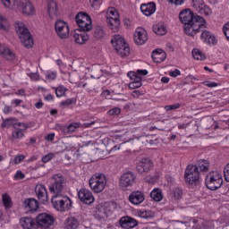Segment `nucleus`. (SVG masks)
<instances>
[{"mask_svg":"<svg viewBox=\"0 0 229 229\" xmlns=\"http://www.w3.org/2000/svg\"><path fill=\"white\" fill-rule=\"evenodd\" d=\"M14 28L21 44L25 47H32L33 36H31L30 30H28V27H26V24H24L22 21H16L14 23Z\"/></svg>","mask_w":229,"mask_h":229,"instance_id":"1","label":"nucleus"},{"mask_svg":"<svg viewBox=\"0 0 229 229\" xmlns=\"http://www.w3.org/2000/svg\"><path fill=\"white\" fill-rule=\"evenodd\" d=\"M111 44L114 51L117 55L122 56V58L130 55V45H128L126 39L120 34H115L112 37Z\"/></svg>","mask_w":229,"mask_h":229,"instance_id":"2","label":"nucleus"},{"mask_svg":"<svg viewBox=\"0 0 229 229\" xmlns=\"http://www.w3.org/2000/svg\"><path fill=\"white\" fill-rule=\"evenodd\" d=\"M183 30L188 37H194L197 33L207 30V20L203 16L197 15L195 16V22L184 25Z\"/></svg>","mask_w":229,"mask_h":229,"instance_id":"3","label":"nucleus"},{"mask_svg":"<svg viewBox=\"0 0 229 229\" xmlns=\"http://www.w3.org/2000/svg\"><path fill=\"white\" fill-rule=\"evenodd\" d=\"M106 22L107 28L113 31V33L119 32L121 30V16L119 11L114 7H109L106 12Z\"/></svg>","mask_w":229,"mask_h":229,"instance_id":"4","label":"nucleus"},{"mask_svg":"<svg viewBox=\"0 0 229 229\" xmlns=\"http://www.w3.org/2000/svg\"><path fill=\"white\" fill-rule=\"evenodd\" d=\"M52 180L54 182L49 186V191L54 196L64 195V191L67 186V179L62 174H55L53 175Z\"/></svg>","mask_w":229,"mask_h":229,"instance_id":"5","label":"nucleus"},{"mask_svg":"<svg viewBox=\"0 0 229 229\" xmlns=\"http://www.w3.org/2000/svg\"><path fill=\"white\" fill-rule=\"evenodd\" d=\"M184 180L188 185H192V187H196V185H199L201 182V176L199 174V170L194 165H188L184 171Z\"/></svg>","mask_w":229,"mask_h":229,"instance_id":"6","label":"nucleus"},{"mask_svg":"<svg viewBox=\"0 0 229 229\" xmlns=\"http://www.w3.org/2000/svg\"><path fill=\"white\" fill-rule=\"evenodd\" d=\"M205 183L209 191H217L223 185V174L217 171H211L206 175Z\"/></svg>","mask_w":229,"mask_h":229,"instance_id":"7","label":"nucleus"},{"mask_svg":"<svg viewBox=\"0 0 229 229\" xmlns=\"http://www.w3.org/2000/svg\"><path fill=\"white\" fill-rule=\"evenodd\" d=\"M89 188L96 194L103 192L105 187H106V175L103 174H97L90 177L89 180Z\"/></svg>","mask_w":229,"mask_h":229,"instance_id":"8","label":"nucleus"},{"mask_svg":"<svg viewBox=\"0 0 229 229\" xmlns=\"http://www.w3.org/2000/svg\"><path fill=\"white\" fill-rule=\"evenodd\" d=\"M52 204L58 212H64V210H71L72 207V200L68 196L54 195L51 199Z\"/></svg>","mask_w":229,"mask_h":229,"instance_id":"9","label":"nucleus"},{"mask_svg":"<svg viewBox=\"0 0 229 229\" xmlns=\"http://www.w3.org/2000/svg\"><path fill=\"white\" fill-rule=\"evenodd\" d=\"M75 21L82 31H90L92 30V19L85 13H79Z\"/></svg>","mask_w":229,"mask_h":229,"instance_id":"10","label":"nucleus"},{"mask_svg":"<svg viewBox=\"0 0 229 229\" xmlns=\"http://www.w3.org/2000/svg\"><path fill=\"white\" fill-rule=\"evenodd\" d=\"M153 167H155V164L149 157H143L136 163V171H138L140 174L151 173Z\"/></svg>","mask_w":229,"mask_h":229,"instance_id":"11","label":"nucleus"},{"mask_svg":"<svg viewBox=\"0 0 229 229\" xmlns=\"http://www.w3.org/2000/svg\"><path fill=\"white\" fill-rule=\"evenodd\" d=\"M13 131H12V137L15 140H21V139H24L25 137V131L30 128L28 123H22V122H16L13 124Z\"/></svg>","mask_w":229,"mask_h":229,"instance_id":"12","label":"nucleus"},{"mask_svg":"<svg viewBox=\"0 0 229 229\" xmlns=\"http://www.w3.org/2000/svg\"><path fill=\"white\" fill-rule=\"evenodd\" d=\"M16 12H21L24 15H35V7L29 0H18L17 7L14 9Z\"/></svg>","mask_w":229,"mask_h":229,"instance_id":"13","label":"nucleus"},{"mask_svg":"<svg viewBox=\"0 0 229 229\" xmlns=\"http://www.w3.org/2000/svg\"><path fill=\"white\" fill-rule=\"evenodd\" d=\"M37 225L41 228L47 229L55 225V217L47 213H40L37 218Z\"/></svg>","mask_w":229,"mask_h":229,"instance_id":"14","label":"nucleus"},{"mask_svg":"<svg viewBox=\"0 0 229 229\" xmlns=\"http://www.w3.org/2000/svg\"><path fill=\"white\" fill-rule=\"evenodd\" d=\"M193 8L199 13L200 15H205V17H209L212 15V9L210 6L205 4L203 0H192Z\"/></svg>","mask_w":229,"mask_h":229,"instance_id":"15","label":"nucleus"},{"mask_svg":"<svg viewBox=\"0 0 229 229\" xmlns=\"http://www.w3.org/2000/svg\"><path fill=\"white\" fill-rule=\"evenodd\" d=\"M135 178V174H133V172H127L121 176L119 186L123 191H126L128 187H131V185H133Z\"/></svg>","mask_w":229,"mask_h":229,"instance_id":"16","label":"nucleus"},{"mask_svg":"<svg viewBox=\"0 0 229 229\" xmlns=\"http://www.w3.org/2000/svg\"><path fill=\"white\" fill-rule=\"evenodd\" d=\"M55 33L61 38H67L69 37V24L62 20H57L55 24Z\"/></svg>","mask_w":229,"mask_h":229,"instance_id":"17","label":"nucleus"},{"mask_svg":"<svg viewBox=\"0 0 229 229\" xmlns=\"http://www.w3.org/2000/svg\"><path fill=\"white\" fill-rule=\"evenodd\" d=\"M134 42L137 46H144L145 42H148V31L142 27H138L133 34Z\"/></svg>","mask_w":229,"mask_h":229,"instance_id":"18","label":"nucleus"},{"mask_svg":"<svg viewBox=\"0 0 229 229\" xmlns=\"http://www.w3.org/2000/svg\"><path fill=\"white\" fill-rule=\"evenodd\" d=\"M78 197L82 203L85 205H92L94 203L95 199L92 191L87 190V188H82L78 191Z\"/></svg>","mask_w":229,"mask_h":229,"instance_id":"19","label":"nucleus"},{"mask_svg":"<svg viewBox=\"0 0 229 229\" xmlns=\"http://www.w3.org/2000/svg\"><path fill=\"white\" fill-rule=\"evenodd\" d=\"M200 31H202L200 40H202L204 44H207L208 46H216V44H217V38H216L215 33H212L205 29Z\"/></svg>","mask_w":229,"mask_h":229,"instance_id":"20","label":"nucleus"},{"mask_svg":"<svg viewBox=\"0 0 229 229\" xmlns=\"http://www.w3.org/2000/svg\"><path fill=\"white\" fill-rule=\"evenodd\" d=\"M35 194L38 198V199L43 203V205H46L48 201L47 198V190L46 189V186L42 183H38L35 187Z\"/></svg>","mask_w":229,"mask_h":229,"instance_id":"21","label":"nucleus"},{"mask_svg":"<svg viewBox=\"0 0 229 229\" xmlns=\"http://www.w3.org/2000/svg\"><path fill=\"white\" fill-rule=\"evenodd\" d=\"M179 19L184 26L186 24H191L192 22H196V16H194V13L190 9H185L182 11L179 14Z\"/></svg>","mask_w":229,"mask_h":229,"instance_id":"22","label":"nucleus"},{"mask_svg":"<svg viewBox=\"0 0 229 229\" xmlns=\"http://www.w3.org/2000/svg\"><path fill=\"white\" fill-rule=\"evenodd\" d=\"M144 199H146V196L140 191H132L129 195V201L132 205H140V203H144Z\"/></svg>","mask_w":229,"mask_h":229,"instance_id":"23","label":"nucleus"},{"mask_svg":"<svg viewBox=\"0 0 229 229\" xmlns=\"http://www.w3.org/2000/svg\"><path fill=\"white\" fill-rule=\"evenodd\" d=\"M89 33L85 30H77L73 33L74 42L79 44L80 46H83V44H87L89 41Z\"/></svg>","mask_w":229,"mask_h":229,"instance_id":"24","label":"nucleus"},{"mask_svg":"<svg viewBox=\"0 0 229 229\" xmlns=\"http://www.w3.org/2000/svg\"><path fill=\"white\" fill-rule=\"evenodd\" d=\"M119 223H120V226L125 229L135 228V226L139 225V223L134 218H131L130 216H123L120 219Z\"/></svg>","mask_w":229,"mask_h":229,"instance_id":"25","label":"nucleus"},{"mask_svg":"<svg viewBox=\"0 0 229 229\" xmlns=\"http://www.w3.org/2000/svg\"><path fill=\"white\" fill-rule=\"evenodd\" d=\"M140 10L143 13V15H146L147 17H149L157 12V4L155 3L150 2L148 4H142L140 5Z\"/></svg>","mask_w":229,"mask_h":229,"instance_id":"26","label":"nucleus"},{"mask_svg":"<svg viewBox=\"0 0 229 229\" xmlns=\"http://www.w3.org/2000/svg\"><path fill=\"white\" fill-rule=\"evenodd\" d=\"M79 127L80 123H72L69 125H55L56 130H60L61 131H63V133H74V131H76Z\"/></svg>","mask_w":229,"mask_h":229,"instance_id":"27","label":"nucleus"},{"mask_svg":"<svg viewBox=\"0 0 229 229\" xmlns=\"http://www.w3.org/2000/svg\"><path fill=\"white\" fill-rule=\"evenodd\" d=\"M80 216L77 215V218L74 216H70L65 220L64 226L66 229H79L80 225Z\"/></svg>","mask_w":229,"mask_h":229,"instance_id":"28","label":"nucleus"},{"mask_svg":"<svg viewBox=\"0 0 229 229\" xmlns=\"http://www.w3.org/2000/svg\"><path fill=\"white\" fill-rule=\"evenodd\" d=\"M20 223L23 229H37V223L30 216L21 217Z\"/></svg>","mask_w":229,"mask_h":229,"instance_id":"29","label":"nucleus"},{"mask_svg":"<svg viewBox=\"0 0 229 229\" xmlns=\"http://www.w3.org/2000/svg\"><path fill=\"white\" fill-rule=\"evenodd\" d=\"M23 205L29 212H37V210H38V201L35 199H25Z\"/></svg>","mask_w":229,"mask_h":229,"instance_id":"30","label":"nucleus"},{"mask_svg":"<svg viewBox=\"0 0 229 229\" xmlns=\"http://www.w3.org/2000/svg\"><path fill=\"white\" fill-rule=\"evenodd\" d=\"M197 167V171L200 173H208L210 171V161L207 159H199L197 161V165H194Z\"/></svg>","mask_w":229,"mask_h":229,"instance_id":"31","label":"nucleus"},{"mask_svg":"<svg viewBox=\"0 0 229 229\" xmlns=\"http://www.w3.org/2000/svg\"><path fill=\"white\" fill-rule=\"evenodd\" d=\"M0 55L3 58H5V60H13V58H15L13 52L4 45H0Z\"/></svg>","mask_w":229,"mask_h":229,"instance_id":"32","label":"nucleus"},{"mask_svg":"<svg viewBox=\"0 0 229 229\" xmlns=\"http://www.w3.org/2000/svg\"><path fill=\"white\" fill-rule=\"evenodd\" d=\"M47 10H48V15L51 19H55V17H58V5L56 4V2L55 1L48 2Z\"/></svg>","mask_w":229,"mask_h":229,"instance_id":"33","label":"nucleus"},{"mask_svg":"<svg viewBox=\"0 0 229 229\" xmlns=\"http://www.w3.org/2000/svg\"><path fill=\"white\" fill-rule=\"evenodd\" d=\"M165 52L162 51V49L154 50L152 52V59L156 64H162V62L165 60Z\"/></svg>","mask_w":229,"mask_h":229,"instance_id":"34","label":"nucleus"},{"mask_svg":"<svg viewBox=\"0 0 229 229\" xmlns=\"http://www.w3.org/2000/svg\"><path fill=\"white\" fill-rule=\"evenodd\" d=\"M74 157H76L77 160H80L82 164H89L90 162V158L87 152H83L82 149H78L76 153H74Z\"/></svg>","mask_w":229,"mask_h":229,"instance_id":"35","label":"nucleus"},{"mask_svg":"<svg viewBox=\"0 0 229 229\" xmlns=\"http://www.w3.org/2000/svg\"><path fill=\"white\" fill-rule=\"evenodd\" d=\"M153 31L162 37L167 33V27L164 23H157L153 26Z\"/></svg>","mask_w":229,"mask_h":229,"instance_id":"36","label":"nucleus"},{"mask_svg":"<svg viewBox=\"0 0 229 229\" xmlns=\"http://www.w3.org/2000/svg\"><path fill=\"white\" fill-rule=\"evenodd\" d=\"M138 217L141 219H152V217H155V214L151 210L140 209L138 210Z\"/></svg>","mask_w":229,"mask_h":229,"instance_id":"37","label":"nucleus"},{"mask_svg":"<svg viewBox=\"0 0 229 229\" xmlns=\"http://www.w3.org/2000/svg\"><path fill=\"white\" fill-rule=\"evenodd\" d=\"M1 3L4 4V8H7L8 10H15L19 0H1Z\"/></svg>","mask_w":229,"mask_h":229,"instance_id":"38","label":"nucleus"},{"mask_svg":"<svg viewBox=\"0 0 229 229\" xmlns=\"http://www.w3.org/2000/svg\"><path fill=\"white\" fill-rule=\"evenodd\" d=\"M150 198H152V199H154V201H162L164 196L162 195V190L160 189H154L151 192H150Z\"/></svg>","mask_w":229,"mask_h":229,"instance_id":"39","label":"nucleus"},{"mask_svg":"<svg viewBox=\"0 0 229 229\" xmlns=\"http://www.w3.org/2000/svg\"><path fill=\"white\" fill-rule=\"evenodd\" d=\"M192 56L194 60H200L201 62H203V60H207V56L205 55V54L198 48H194L192 50Z\"/></svg>","mask_w":229,"mask_h":229,"instance_id":"40","label":"nucleus"},{"mask_svg":"<svg viewBox=\"0 0 229 229\" xmlns=\"http://www.w3.org/2000/svg\"><path fill=\"white\" fill-rule=\"evenodd\" d=\"M56 98H64L67 92V88L64 85H59L57 88H54Z\"/></svg>","mask_w":229,"mask_h":229,"instance_id":"41","label":"nucleus"},{"mask_svg":"<svg viewBox=\"0 0 229 229\" xmlns=\"http://www.w3.org/2000/svg\"><path fill=\"white\" fill-rule=\"evenodd\" d=\"M57 72L56 71H47L45 72V78L47 81H55L56 80Z\"/></svg>","mask_w":229,"mask_h":229,"instance_id":"42","label":"nucleus"},{"mask_svg":"<svg viewBox=\"0 0 229 229\" xmlns=\"http://www.w3.org/2000/svg\"><path fill=\"white\" fill-rule=\"evenodd\" d=\"M8 20L4 18V16L0 15V30H4V31L8 30L9 28Z\"/></svg>","mask_w":229,"mask_h":229,"instance_id":"43","label":"nucleus"},{"mask_svg":"<svg viewBox=\"0 0 229 229\" xmlns=\"http://www.w3.org/2000/svg\"><path fill=\"white\" fill-rule=\"evenodd\" d=\"M2 199L5 208H10V207H12V199L8 196V194H4Z\"/></svg>","mask_w":229,"mask_h":229,"instance_id":"44","label":"nucleus"},{"mask_svg":"<svg viewBox=\"0 0 229 229\" xmlns=\"http://www.w3.org/2000/svg\"><path fill=\"white\" fill-rule=\"evenodd\" d=\"M80 76L77 73H69V81L70 83L76 84Z\"/></svg>","mask_w":229,"mask_h":229,"instance_id":"45","label":"nucleus"},{"mask_svg":"<svg viewBox=\"0 0 229 229\" xmlns=\"http://www.w3.org/2000/svg\"><path fill=\"white\" fill-rule=\"evenodd\" d=\"M24 178H26V175L21 170L16 171L13 176V180H16V181L24 180Z\"/></svg>","mask_w":229,"mask_h":229,"instance_id":"46","label":"nucleus"},{"mask_svg":"<svg viewBox=\"0 0 229 229\" xmlns=\"http://www.w3.org/2000/svg\"><path fill=\"white\" fill-rule=\"evenodd\" d=\"M202 85H205V87H208V89H214L216 87H218L219 83L210 81H205L202 82Z\"/></svg>","mask_w":229,"mask_h":229,"instance_id":"47","label":"nucleus"},{"mask_svg":"<svg viewBox=\"0 0 229 229\" xmlns=\"http://www.w3.org/2000/svg\"><path fill=\"white\" fill-rule=\"evenodd\" d=\"M24 158H26L25 155H17L14 157L13 164H15V165H17L21 164V162H23Z\"/></svg>","mask_w":229,"mask_h":229,"instance_id":"48","label":"nucleus"},{"mask_svg":"<svg viewBox=\"0 0 229 229\" xmlns=\"http://www.w3.org/2000/svg\"><path fill=\"white\" fill-rule=\"evenodd\" d=\"M53 158H55V154L48 153V154L45 155L41 160L44 164H47V162H49L50 160H53Z\"/></svg>","mask_w":229,"mask_h":229,"instance_id":"49","label":"nucleus"},{"mask_svg":"<svg viewBox=\"0 0 229 229\" xmlns=\"http://www.w3.org/2000/svg\"><path fill=\"white\" fill-rule=\"evenodd\" d=\"M146 94V91L140 90V89H135L132 91L131 96L132 98H135L138 99V98H140V96H144Z\"/></svg>","mask_w":229,"mask_h":229,"instance_id":"50","label":"nucleus"},{"mask_svg":"<svg viewBox=\"0 0 229 229\" xmlns=\"http://www.w3.org/2000/svg\"><path fill=\"white\" fill-rule=\"evenodd\" d=\"M95 37L96 38H103L105 37V30L101 28H98L95 30Z\"/></svg>","mask_w":229,"mask_h":229,"instance_id":"51","label":"nucleus"},{"mask_svg":"<svg viewBox=\"0 0 229 229\" xmlns=\"http://www.w3.org/2000/svg\"><path fill=\"white\" fill-rule=\"evenodd\" d=\"M180 106H181L180 103H176V104H174V105L165 106V110L166 112H169L171 110H177V108H180Z\"/></svg>","mask_w":229,"mask_h":229,"instance_id":"52","label":"nucleus"},{"mask_svg":"<svg viewBox=\"0 0 229 229\" xmlns=\"http://www.w3.org/2000/svg\"><path fill=\"white\" fill-rule=\"evenodd\" d=\"M74 103V98H68L60 103V106H71Z\"/></svg>","mask_w":229,"mask_h":229,"instance_id":"53","label":"nucleus"},{"mask_svg":"<svg viewBox=\"0 0 229 229\" xmlns=\"http://www.w3.org/2000/svg\"><path fill=\"white\" fill-rule=\"evenodd\" d=\"M140 87H142V82L131 81L129 83V89H140Z\"/></svg>","mask_w":229,"mask_h":229,"instance_id":"54","label":"nucleus"},{"mask_svg":"<svg viewBox=\"0 0 229 229\" xmlns=\"http://www.w3.org/2000/svg\"><path fill=\"white\" fill-rule=\"evenodd\" d=\"M182 194L183 192L182 191V190H180V188L174 189V197L175 198V199H180Z\"/></svg>","mask_w":229,"mask_h":229,"instance_id":"55","label":"nucleus"},{"mask_svg":"<svg viewBox=\"0 0 229 229\" xmlns=\"http://www.w3.org/2000/svg\"><path fill=\"white\" fill-rule=\"evenodd\" d=\"M91 8H94V10H98L99 8L101 2L100 0H89Z\"/></svg>","mask_w":229,"mask_h":229,"instance_id":"56","label":"nucleus"},{"mask_svg":"<svg viewBox=\"0 0 229 229\" xmlns=\"http://www.w3.org/2000/svg\"><path fill=\"white\" fill-rule=\"evenodd\" d=\"M107 114L109 115H119L121 114V108L119 107H114L113 109H110Z\"/></svg>","mask_w":229,"mask_h":229,"instance_id":"57","label":"nucleus"},{"mask_svg":"<svg viewBox=\"0 0 229 229\" xmlns=\"http://www.w3.org/2000/svg\"><path fill=\"white\" fill-rule=\"evenodd\" d=\"M169 76H171L172 78H178V76H182V72H180V70H178V69L170 71Z\"/></svg>","mask_w":229,"mask_h":229,"instance_id":"58","label":"nucleus"},{"mask_svg":"<svg viewBox=\"0 0 229 229\" xmlns=\"http://www.w3.org/2000/svg\"><path fill=\"white\" fill-rule=\"evenodd\" d=\"M223 31L225 33V36L226 37L228 42H229V21L224 24Z\"/></svg>","mask_w":229,"mask_h":229,"instance_id":"59","label":"nucleus"},{"mask_svg":"<svg viewBox=\"0 0 229 229\" xmlns=\"http://www.w3.org/2000/svg\"><path fill=\"white\" fill-rule=\"evenodd\" d=\"M28 76L30 78V80H32V81H38V80L40 79L38 72L28 73Z\"/></svg>","mask_w":229,"mask_h":229,"instance_id":"60","label":"nucleus"},{"mask_svg":"<svg viewBox=\"0 0 229 229\" xmlns=\"http://www.w3.org/2000/svg\"><path fill=\"white\" fill-rule=\"evenodd\" d=\"M224 177L225 182H229V163L224 168Z\"/></svg>","mask_w":229,"mask_h":229,"instance_id":"61","label":"nucleus"},{"mask_svg":"<svg viewBox=\"0 0 229 229\" xmlns=\"http://www.w3.org/2000/svg\"><path fill=\"white\" fill-rule=\"evenodd\" d=\"M171 4H174L175 6H182L183 4L184 0H167Z\"/></svg>","mask_w":229,"mask_h":229,"instance_id":"62","label":"nucleus"},{"mask_svg":"<svg viewBox=\"0 0 229 229\" xmlns=\"http://www.w3.org/2000/svg\"><path fill=\"white\" fill-rule=\"evenodd\" d=\"M123 25L127 30H130V28H131V20H130L129 18H125L123 20Z\"/></svg>","mask_w":229,"mask_h":229,"instance_id":"63","label":"nucleus"},{"mask_svg":"<svg viewBox=\"0 0 229 229\" xmlns=\"http://www.w3.org/2000/svg\"><path fill=\"white\" fill-rule=\"evenodd\" d=\"M21 103H22V100H21L19 98L11 100V105H13L14 107L19 106Z\"/></svg>","mask_w":229,"mask_h":229,"instance_id":"64","label":"nucleus"}]
</instances>
